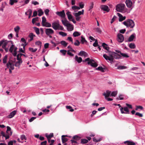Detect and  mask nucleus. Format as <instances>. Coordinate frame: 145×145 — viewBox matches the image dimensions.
<instances>
[{"instance_id": "1", "label": "nucleus", "mask_w": 145, "mask_h": 145, "mask_svg": "<svg viewBox=\"0 0 145 145\" xmlns=\"http://www.w3.org/2000/svg\"><path fill=\"white\" fill-rule=\"evenodd\" d=\"M123 23L127 27H129L131 28H133L135 25L134 21L131 19H128L124 22Z\"/></svg>"}, {"instance_id": "2", "label": "nucleus", "mask_w": 145, "mask_h": 145, "mask_svg": "<svg viewBox=\"0 0 145 145\" xmlns=\"http://www.w3.org/2000/svg\"><path fill=\"white\" fill-rule=\"evenodd\" d=\"M61 22L64 26L67 27V29L68 30L72 31L73 29L72 25L70 24L69 23V22L65 18L64 19L62 20Z\"/></svg>"}, {"instance_id": "3", "label": "nucleus", "mask_w": 145, "mask_h": 145, "mask_svg": "<svg viewBox=\"0 0 145 145\" xmlns=\"http://www.w3.org/2000/svg\"><path fill=\"white\" fill-rule=\"evenodd\" d=\"M109 56H108L106 54H105L103 55V57L106 60H108L111 62H113L114 61L113 52L111 51H108Z\"/></svg>"}, {"instance_id": "4", "label": "nucleus", "mask_w": 145, "mask_h": 145, "mask_svg": "<svg viewBox=\"0 0 145 145\" xmlns=\"http://www.w3.org/2000/svg\"><path fill=\"white\" fill-rule=\"evenodd\" d=\"M125 5L123 4H118L116 6V10L118 12H126L125 10Z\"/></svg>"}, {"instance_id": "5", "label": "nucleus", "mask_w": 145, "mask_h": 145, "mask_svg": "<svg viewBox=\"0 0 145 145\" xmlns=\"http://www.w3.org/2000/svg\"><path fill=\"white\" fill-rule=\"evenodd\" d=\"M88 61V64L89 65H90L92 67H96L98 66V64L95 62L94 60L92 59H90L89 58H87L83 61V62Z\"/></svg>"}, {"instance_id": "6", "label": "nucleus", "mask_w": 145, "mask_h": 145, "mask_svg": "<svg viewBox=\"0 0 145 145\" xmlns=\"http://www.w3.org/2000/svg\"><path fill=\"white\" fill-rule=\"evenodd\" d=\"M52 27L55 30L60 29L61 30H64L63 27L60 25L58 21L52 23Z\"/></svg>"}, {"instance_id": "7", "label": "nucleus", "mask_w": 145, "mask_h": 145, "mask_svg": "<svg viewBox=\"0 0 145 145\" xmlns=\"http://www.w3.org/2000/svg\"><path fill=\"white\" fill-rule=\"evenodd\" d=\"M124 40L123 36L122 34L118 33L117 35V41L119 42H122Z\"/></svg>"}, {"instance_id": "8", "label": "nucleus", "mask_w": 145, "mask_h": 145, "mask_svg": "<svg viewBox=\"0 0 145 145\" xmlns=\"http://www.w3.org/2000/svg\"><path fill=\"white\" fill-rule=\"evenodd\" d=\"M45 32L46 34L48 36L53 34L54 33V31L51 28H46L45 29Z\"/></svg>"}, {"instance_id": "9", "label": "nucleus", "mask_w": 145, "mask_h": 145, "mask_svg": "<svg viewBox=\"0 0 145 145\" xmlns=\"http://www.w3.org/2000/svg\"><path fill=\"white\" fill-rule=\"evenodd\" d=\"M56 14L63 18H65V16L64 10H63L60 12H56Z\"/></svg>"}, {"instance_id": "10", "label": "nucleus", "mask_w": 145, "mask_h": 145, "mask_svg": "<svg viewBox=\"0 0 145 145\" xmlns=\"http://www.w3.org/2000/svg\"><path fill=\"white\" fill-rule=\"evenodd\" d=\"M101 8L102 10L107 12H109L110 10V9L106 5H101Z\"/></svg>"}, {"instance_id": "11", "label": "nucleus", "mask_w": 145, "mask_h": 145, "mask_svg": "<svg viewBox=\"0 0 145 145\" xmlns=\"http://www.w3.org/2000/svg\"><path fill=\"white\" fill-rule=\"evenodd\" d=\"M6 65L7 68H9V69H11L12 70H13L14 69V65L10 62H8L6 64Z\"/></svg>"}, {"instance_id": "12", "label": "nucleus", "mask_w": 145, "mask_h": 145, "mask_svg": "<svg viewBox=\"0 0 145 145\" xmlns=\"http://www.w3.org/2000/svg\"><path fill=\"white\" fill-rule=\"evenodd\" d=\"M115 51L118 53H120L124 58H128L129 57V56L127 54L122 53L119 50H115Z\"/></svg>"}, {"instance_id": "13", "label": "nucleus", "mask_w": 145, "mask_h": 145, "mask_svg": "<svg viewBox=\"0 0 145 145\" xmlns=\"http://www.w3.org/2000/svg\"><path fill=\"white\" fill-rule=\"evenodd\" d=\"M117 14L119 17V21L121 22L124 20L126 18L125 16H123L122 15L118 13H117Z\"/></svg>"}, {"instance_id": "14", "label": "nucleus", "mask_w": 145, "mask_h": 145, "mask_svg": "<svg viewBox=\"0 0 145 145\" xmlns=\"http://www.w3.org/2000/svg\"><path fill=\"white\" fill-rule=\"evenodd\" d=\"M125 3L127 7L129 8L131 7L132 5V2L131 0H126Z\"/></svg>"}, {"instance_id": "15", "label": "nucleus", "mask_w": 145, "mask_h": 145, "mask_svg": "<svg viewBox=\"0 0 145 145\" xmlns=\"http://www.w3.org/2000/svg\"><path fill=\"white\" fill-rule=\"evenodd\" d=\"M113 55L114 59H118L121 58V56L119 54H118L117 53L114 52H113Z\"/></svg>"}, {"instance_id": "16", "label": "nucleus", "mask_w": 145, "mask_h": 145, "mask_svg": "<svg viewBox=\"0 0 145 145\" xmlns=\"http://www.w3.org/2000/svg\"><path fill=\"white\" fill-rule=\"evenodd\" d=\"M124 143L127 145H135L136 144V143L135 142L129 140L124 141Z\"/></svg>"}, {"instance_id": "17", "label": "nucleus", "mask_w": 145, "mask_h": 145, "mask_svg": "<svg viewBox=\"0 0 145 145\" xmlns=\"http://www.w3.org/2000/svg\"><path fill=\"white\" fill-rule=\"evenodd\" d=\"M135 33H133L132 35H131L129 37L128 41L129 42H131L134 39L135 37Z\"/></svg>"}, {"instance_id": "18", "label": "nucleus", "mask_w": 145, "mask_h": 145, "mask_svg": "<svg viewBox=\"0 0 145 145\" xmlns=\"http://www.w3.org/2000/svg\"><path fill=\"white\" fill-rule=\"evenodd\" d=\"M66 14L69 20L70 21L73 19V17L70 11H67Z\"/></svg>"}, {"instance_id": "19", "label": "nucleus", "mask_w": 145, "mask_h": 145, "mask_svg": "<svg viewBox=\"0 0 145 145\" xmlns=\"http://www.w3.org/2000/svg\"><path fill=\"white\" fill-rule=\"evenodd\" d=\"M124 109V110L127 112H128L129 111L128 108L127 107H125L124 108H123V107H121V108H120V110L121 111V112L122 114H124V113H125L123 111V110Z\"/></svg>"}, {"instance_id": "20", "label": "nucleus", "mask_w": 145, "mask_h": 145, "mask_svg": "<svg viewBox=\"0 0 145 145\" xmlns=\"http://www.w3.org/2000/svg\"><path fill=\"white\" fill-rule=\"evenodd\" d=\"M78 55L79 56H84L85 57H88V54L85 52L81 51L79 53Z\"/></svg>"}, {"instance_id": "21", "label": "nucleus", "mask_w": 145, "mask_h": 145, "mask_svg": "<svg viewBox=\"0 0 145 145\" xmlns=\"http://www.w3.org/2000/svg\"><path fill=\"white\" fill-rule=\"evenodd\" d=\"M16 113V111L14 110L10 113V114L8 116V118H11L13 117Z\"/></svg>"}, {"instance_id": "22", "label": "nucleus", "mask_w": 145, "mask_h": 145, "mask_svg": "<svg viewBox=\"0 0 145 145\" xmlns=\"http://www.w3.org/2000/svg\"><path fill=\"white\" fill-rule=\"evenodd\" d=\"M35 36V35H34L33 33H29L28 37L30 38V39L29 40V42H30L32 40H33L34 37Z\"/></svg>"}, {"instance_id": "23", "label": "nucleus", "mask_w": 145, "mask_h": 145, "mask_svg": "<svg viewBox=\"0 0 145 145\" xmlns=\"http://www.w3.org/2000/svg\"><path fill=\"white\" fill-rule=\"evenodd\" d=\"M111 93V91L107 90L106 91V93H104L103 94V95L105 96V97L106 98L109 97L110 96V95Z\"/></svg>"}, {"instance_id": "24", "label": "nucleus", "mask_w": 145, "mask_h": 145, "mask_svg": "<svg viewBox=\"0 0 145 145\" xmlns=\"http://www.w3.org/2000/svg\"><path fill=\"white\" fill-rule=\"evenodd\" d=\"M10 131L11 128L9 126H7L6 132L9 135H12V132Z\"/></svg>"}, {"instance_id": "25", "label": "nucleus", "mask_w": 145, "mask_h": 145, "mask_svg": "<svg viewBox=\"0 0 145 145\" xmlns=\"http://www.w3.org/2000/svg\"><path fill=\"white\" fill-rule=\"evenodd\" d=\"M2 41H3V43L2 44H3V45L6 46H7V45L8 42H10V43L11 44H13V42L11 40H10V41H8L7 40H2Z\"/></svg>"}, {"instance_id": "26", "label": "nucleus", "mask_w": 145, "mask_h": 145, "mask_svg": "<svg viewBox=\"0 0 145 145\" xmlns=\"http://www.w3.org/2000/svg\"><path fill=\"white\" fill-rule=\"evenodd\" d=\"M67 136L63 135L62 136V140L63 143H64L67 141L68 139L67 138H65V137H66Z\"/></svg>"}, {"instance_id": "27", "label": "nucleus", "mask_w": 145, "mask_h": 145, "mask_svg": "<svg viewBox=\"0 0 145 145\" xmlns=\"http://www.w3.org/2000/svg\"><path fill=\"white\" fill-rule=\"evenodd\" d=\"M102 46L104 49L107 50L108 52V51H109L108 50L109 48L108 46V45L106 44L105 43H103L102 44Z\"/></svg>"}, {"instance_id": "28", "label": "nucleus", "mask_w": 145, "mask_h": 145, "mask_svg": "<svg viewBox=\"0 0 145 145\" xmlns=\"http://www.w3.org/2000/svg\"><path fill=\"white\" fill-rule=\"evenodd\" d=\"M75 59L78 63H81L82 61V59L81 57H78L77 56H75Z\"/></svg>"}, {"instance_id": "29", "label": "nucleus", "mask_w": 145, "mask_h": 145, "mask_svg": "<svg viewBox=\"0 0 145 145\" xmlns=\"http://www.w3.org/2000/svg\"><path fill=\"white\" fill-rule=\"evenodd\" d=\"M81 33L80 32L75 31L73 33V35L74 37H76L80 35Z\"/></svg>"}, {"instance_id": "30", "label": "nucleus", "mask_w": 145, "mask_h": 145, "mask_svg": "<svg viewBox=\"0 0 145 145\" xmlns=\"http://www.w3.org/2000/svg\"><path fill=\"white\" fill-rule=\"evenodd\" d=\"M42 25L44 27H50L51 26V25L50 23L46 22Z\"/></svg>"}, {"instance_id": "31", "label": "nucleus", "mask_w": 145, "mask_h": 145, "mask_svg": "<svg viewBox=\"0 0 145 145\" xmlns=\"http://www.w3.org/2000/svg\"><path fill=\"white\" fill-rule=\"evenodd\" d=\"M129 47L131 49H134L135 48L136 46L134 43H131L129 44Z\"/></svg>"}, {"instance_id": "32", "label": "nucleus", "mask_w": 145, "mask_h": 145, "mask_svg": "<svg viewBox=\"0 0 145 145\" xmlns=\"http://www.w3.org/2000/svg\"><path fill=\"white\" fill-rule=\"evenodd\" d=\"M72 138L73 139L77 141L79 140L80 139V137L76 135L74 136Z\"/></svg>"}, {"instance_id": "33", "label": "nucleus", "mask_w": 145, "mask_h": 145, "mask_svg": "<svg viewBox=\"0 0 145 145\" xmlns=\"http://www.w3.org/2000/svg\"><path fill=\"white\" fill-rule=\"evenodd\" d=\"M60 44L64 47H66L68 43L66 42L65 41L62 40L60 42Z\"/></svg>"}, {"instance_id": "34", "label": "nucleus", "mask_w": 145, "mask_h": 145, "mask_svg": "<svg viewBox=\"0 0 145 145\" xmlns=\"http://www.w3.org/2000/svg\"><path fill=\"white\" fill-rule=\"evenodd\" d=\"M12 45L10 47V48L9 49V51L11 53H12L13 50L14 49V48L15 47V46L14 45L12 44Z\"/></svg>"}, {"instance_id": "35", "label": "nucleus", "mask_w": 145, "mask_h": 145, "mask_svg": "<svg viewBox=\"0 0 145 145\" xmlns=\"http://www.w3.org/2000/svg\"><path fill=\"white\" fill-rule=\"evenodd\" d=\"M22 63L21 61H17L16 62L14 65L16 67H18L19 68L20 67V65Z\"/></svg>"}, {"instance_id": "36", "label": "nucleus", "mask_w": 145, "mask_h": 145, "mask_svg": "<svg viewBox=\"0 0 145 145\" xmlns=\"http://www.w3.org/2000/svg\"><path fill=\"white\" fill-rule=\"evenodd\" d=\"M88 140L85 139H81V143L82 144H86L88 142Z\"/></svg>"}, {"instance_id": "37", "label": "nucleus", "mask_w": 145, "mask_h": 145, "mask_svg": "<svg viewBox=\"0 0 145 145\" xmlns=\"http://www.w3.org/2000/svg\"><path fill=\"white\" fill-rule=\"evenodd\" d=\"M46 136L47 137V138H51L52 137L54 136V134L53 133H50L49 135H48L47 134H46Z\"/></svg>"}, {"instance_id": "38", "label": "nucleus", "mask_w": 145, "mask_h": 145, "mask_svg": "<svg viewBox=\"0 0 145 145\" xmlns=\"http://www.w3.org/2000/svg\"><path fill=\"white\" fill-rule=\"evenodd\" d=\"M33 29L35 30V32L37 34H39V28H37L36 27H34Z\"/></svg>"}, {"instance_id": "39", "label": "nucleus", "mask_w": 145, "mask_h": 145, "mask_svg": "<svg viewBox=\"0 0 145 145\" xmlns=\"http://www.w3.org/2000/svg\"><path fill=\"white\" fill-rule=\"evenodd\" d=\"M66 108L67 109H69V111L71 112H73L74 110L72 108V107L70 106H66Z\"/></svg>"}, {"instance_id": "40", "label": "nucleus", "mask_w": 145, "mask_h": 145, "mask_svg": "<svg viewBox=\"0 0 145 145\" xmlns=\"http://www.w3.org/2000/svg\"><path fill=\"white\" fill-rule=\"evenodd\" d=\"M104 68H103L101 66H100L98 67L96 69L101 71L102 72H104Z\"/></svg>"}, {"instance_id": "41", "label": "nucleus", "mask_w": 145, "mask_h": 145, "mask_svg": "<svg viewBox=\"0 0 145 145\" xmlns=\"http://www.w3.org/2000/svg\"><path fill=\"white\" fill-rule=\"evenodd\" d=\"M38 12H39L38 15L39 16H41L42 15L44 14V12L42 11L41 9H40L38 11Z\"/></svg>"}, {"instance_id": "42", "label": "nucleus", "mask_w": 145, "mask_h": 145, "mask_svg": "<svg viewBox=\"0 0 145 145\" xmlns=\"http://www.w3.org/2000/svg\"><path fill=\"white\" fill-rule=\"evenodd\" d=\"M20 29V28L19 26H16L14 28V30L16 33H18Z\"/></svg>"}, {"instance_id": "43", "label": "nucleus", "mask_w": 145, "mask_h": 145, "mask_svg": "<svg viewBox=\"0 0 145 145\" xmlns=\"http://www.w3.org/2000/svg\"><path fill=\"white\" fill-rule=\"evenodd\" d=\"M38 17H36L33 18L32 20V23L34 24L36 21H38Z\"/></svg>"}, {"instance_id": "44", "label": "nucleus", "mask_w": 145, "mask_h": 145, "mask_svg": "<svg viewBox=\"0 0 145 145\" xmlns=\"http://www.w3.org/2000/svg\"><path fill=\"white\" fill-rule=\"evenodd\" d=\"M59 34L62 36L63 37H65L67 35V33L62 31H60L59 32Z\"/></svg>"}, {"instance_id": "45", "label": "nucleus", "mask_w": 145, "mask_h": 145, "mask_svg": "<svg viewBox=\"0 0 145 145\" xmlns=\"http://www.w3.org/2000/svg\"><path fill=\"white\" fill-rule=\"evenodd\" d=\"M81 41L82 44H83L84 42H87V41L85 40V38L83 37V36H81Z\"/></svg>"}, {"instance_id": "46", "label": "nucleus", "mask_w": 145, "mask_h": 145, "mask_svg": "<svg viewBox=\"0 0 145 145\" xmlns=\"http://www.w3.org/2000/svg\"><path fill=\"white\" fill-rule=\"evenodd\" d=\"M42 25L46 22V20L44 16H43L42 18Z\"/></svg>"}, {"instance_id": "47", "label": "nucleus", "mask_w": 145, "mask_h": 145, "mask_svg": "<svg viewBox=\"0 0 145 145\" xmlns=\"http://www.w3.org/2000/svg\"><path fill=\"white\" fill-rule=\"evenodd\" d=\"M117 93V91H113L111 93L110 96L115 97Z\"/></svg>"}, {"instance_id": "48", "label": "nucleus", "mask_w": 145, "mask_h": 145, "mask_svg": "<svg viewBox=\"0 0 145 145\" xmlns=\"http://www.w3.org/2000/svg\"><path fill=\"white\" fill-rule=\"evenodd\" d=\"M7 56L5 55L3 59V63H5L7 62Z\"/></svg>"}, {"instance_id": "49", "label": "nucleus", "mask_w": 145, "mask_h": 145, "mask_svg": "<svg viewBox=\"0 0 145 145\" xmlns=\"http://www.w3.org/2000/svg\"><path fill=\"white\" fill-rule=\"evenodd\" d=\"M127 68V67L122 66H118L117 69H125Z\"/></svg>"}, {"instance_id": "50", "label": "nucleus", "mask_w": 145, "mask_h": 145, "mask_svg": "<svg viewBox=\"0 0 145 145\" xmlns=\"http://www.w3.org/2000/svg\"><path fill=\"white\" fill-rule=\"evenodd\" d=\"M80 42L78 40H76L75 42L74 43V44L75 46H78L80 44Z\"/></svg>"}, {"instance_id": "51", "label": "nucleus", "mask_w": 145, "mask_h": 145, "mask_svg": "<svg viewBox=\"0 0 145 145\" xmlns=\"http://www.w3.org/2000/svg\"><path fill=\"white\" fill-rule=\"evenodd\" d=\"M29 50L31 51V52H36L37 51V48H35L34 49H33V48H29Z\"/></svg>"}, {"instance_id": "52", "label": "nucleus", "mask_w": 145, "mask_h": 145, "mask_svg": "<svg viewBox=\"0 0 145 145\" xmlns=\"http://www.w3.org/2000/svg\"><path fill=\"white\" fill-rule=\"evenodd\" d=\"M79 7L81 8H84V4L82 2L79 3Z\"/></svg>"}, {"instance_id": "53", "label": "nucleus", "mask_w": 145, "mask_h": 145, "mask_svg": "<svg viewBox=\"0 0 145 145\" xmlns=\"http://www.w3.org/2000/svg\"><path fill=\"white\" fill-rule=\"evenodd\" d=\"M67 48L69 49V50L70 51H71L73 52H75L74 50L70 46H68L67 47Z\"/></svg>"}, {"instance_id": "54", "label": "nucleus", "mask_w": 145, "mask_h": 145, "mask_svg": "<svg viewBox=\"0 0 145 145\" xmlns=\"http://www.w3.org/2000/svg\"><path fill=\"white\" fill-rule=\"evenodd\" d=\"M17 59L18 60V61H21L22 63V59L21 58V57L19 56V55H17Z\"/></svg>"}, {"instance_id": "55", "label": "nucleus", "mask_w": 145, "mask_h": 145, "mask_svg": "<svg viewBox=\"0 0 145 145\" xmlns=\"http://www.w3.org/2000/svg\"><path fill=\"white\" fill-rule=\"evenodd\" d=\"M21 139L22 140H23L24 139L26 140L27 139V138L25 135H21Z\"/></svg>"}, {"instance_id": "56", "label": "nucleus", "mask_w": 145, "mask_h": 145, "mask_svg": "<svg viewBox=\"0 0 145 145\" xmlns=\"http://www.w3.org/2000/svg\"><path fill=\"white\" fill-rule=\"evenodd\" d=\"M93 46L95 47H97V46H99L97 40H95V42L94 43H93Z\"/></svg>"}, {"instance_id": "57", "label": "nucleus", "mask_w": 145, "mask_h": 145, "mask_svg": "<svg viewBox=\"0 0 145 145\" xmlns=\"http://www.w3.org/2000/svg\"><path fill=\"white\" fill-rule=\"evenodd\" d=\"M60 52L62 53L64 55H65L66 52H67V51L65 50H61L60 51Z\"/></svg>"}, {"instance_id": "58", "label": "nucleus", "mask_w": 145, "mask_h": 145, "mask_svg": "<svg viewBox=\"0 0 145 145\" xmlns=\"http://www.w3.org/2000/svg\"><path fill=\"white\" fill-rule=\"evenodd\" d=\"M101 139H99V140L97 139L95 137H94L93 138V140L94 142H99L101 140Z\"/></svg>"}, {"instance_id": "59", "label": "nucleus", "mask_w": 145, "mask_h": 145, "mask_svg": "<svg viewBox=\"0 0 145 145\" xmlns=\"http://www.w3.org/2000/svg\"><path fill=\"white\" fill-rule=\"evenodd\" d=\"M116 18H117V17L116 16H114L113 18L111 20L110 22V23L111 24L112 23H113V22L116 19Z\"/></svg>"}, {"instance_id": "60", "label": "nucleus", "mask_w": 145, "mask_h": 145, "mask_svg": "<svg viewBox=\"0 0 145 145\" xmlns=\"http://www.w3.org/2000/svg\"><path fill=\"white\" fill-rule=\"evenodd\" d=\"M123 96V95H119V97L116 98L117 99H120V100H123V97H122Z\"/></svg>"}, {"instance_id": "61", "label": "nucleus", "mask_w": 145, "mask_h": 145, "mask_svg": "<svg viewBox=\"0 0 145 145\" xmlns=\"http://www.w3.org/2000/svg\"><path fill=\"white\" fill-rule=\"evenodd\" d=\"M49 12V10L48 9H47L44 10V13L47 16L48 15V13Z\"/></svg>"}, {"instance_id": "62", "label": "nucleus", "mask_w": 145, "mask_h": 145, "mask_svg": "<svg viewBox=\"0 0 145 145\" xmlns=\"http://www.w3.org/2000/svg\"><path fill=\"white\" fill-rule=\"evenodd\" d=\"M41 42L40 41H38L36 42L35 43V44L36 45H37L38 46H40V47H41Z\"/></svg>"}, {"instance_id": "63", "label": "nucleus", "mask_w": 145, "mask_h": 145, "mask_svg": "<svg viewBox=\"0 0 145 145\" xmlns=\"http://www.w3.org/2000/svg\"><path fill=\"white\" fill-rule=\"evenodd\" d=\"M96 31L97 32L99 33H101V29L99 28H97L96 29Z\"/></svg>"}, {"instance_id": "64", "label": "nucleus", "mask_w": 145, "mask_h": 145, "mask_svg": "<svg viewBox=\"0 0 145 145\" xmlns=\"http://www.w3.org/2000/svg\"><path fill=\"white\" fill-rule=\"evenodd\" d=\"M47 142L46 140L40 143V145H46Z\"/></svg>"}]
</instances>
